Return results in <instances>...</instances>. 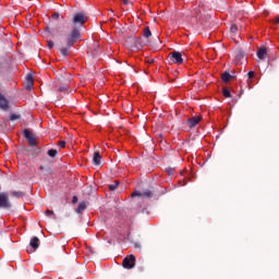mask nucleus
<instances>
[{"instance_id":"f257e3e1","label":"nucleus","mask_w":279,"mask_h":279,"mask_svg":"<svg viewBox=\"0 0 279 279\" xmlns=\"http://www.w3.org/2000/svg\"><path fill=\"white\" fill-rule=\"evenodd\" d=\"M80 38H82V33L80 32V28L74 27L66 36V47H73V45L76 44Z\"/></svg>"},{"instance_id":"f03ea898","label":"nucleus","mask_w":279,"mask_h":279,"mask_svg":"<svg viewBox=\"0 0 279 279\" xmlns=\"http://www.w3.org/2000/svg\"><path fill=\"white\" fill-rule=\"evenodd\" d=\"M88 21V16H86L84 13L78 12L75 13L72 20L73 25H78L82 27L86 22Z\"/></svg>"},{"instance_id":"7ed1b4c3","label":"nucleus","mask_w":279,"mask_h":279,"mask_svg":"<svg viewBox=\"0 0 279 279\" xmlns=\"http://www.w3.org/2000/svg\"><path fill=\"white\" fill-rule=\"evenodd\" d=\"M0 208H4L5 210L12 208L10 196L5 192L0 193Z\"/></svg>"},{"instance_id":"20e7f679","label":"nucleus","mask_w":279,"mask_h":279,"mask_svg":"<svg viewBox=\"0 0 279 279\" xmlns=\"http://www.w3.org/2000/svg\"><path fill=\"white\" fill-rule=\"evenodd\" d=\"M135 265L136 256L134 255L126 256L122 262V266L124 267V269H134Z\"/></svg>"},{"instance_id":"39448f33","label":"nucleus","mask_w":279,"mask_h":279,"mask_svg":"<svg viewBox=\"0 0 279 279\" xmlns=\"http://www.w3.org/2000/svg\"><path fill=\"white\" fill-rule=\"evenodd\" d=\"M170 60L173 64H183L184 59L182 58V52L180 51H172L170 52Z\"/></svg>"},{"instance_id":"423d86ee","label":"nucleus","mask_w":279,"mask_h":279,"mask_svg":"<svg viewBox=\"0 0 279 279\" xmlns=\"http://www.w3.org/2000/svg\"><path fill=\"white\" fill-rule=\"evenodd\" d=\"M24 136L26 138V141H28V145H31V147H36L37 145V141H36V135H34V133H32V131L29 130H24Z\"/></svg>"},{"instance_id":"0eeeda50","label":"nucleus","mask_w":279,"mask_h":279,"mask_svg":"<svg viewBox=\"0 0 279 279\" xmlns=\"http://www.w3.org/2000/svg\"><path fill=\"white\" fill-rule=\"evenodd\" d=\"M131 197H154V194L151 193V191H145V192H138V191H134L131 194Z\"/></svg>"},{"instance_id":"6e6552de","label":"nucleus","mask_w":279,"mask_h":279,"mask_svg":"<svg viewBox=\"0 0 279 279\" xmlns=\"http://www.w3.org/2000/svg\"><path fill=\"white\" fill-rule=\"evenodd\" d=\"M0 108L1 110H10V101L7 100L5 96L0 93Z\"/></svg>"},{"instance_id":"1a4fd4ad","label":"nucleus","mask_w":279,"mask_h":279,"mask_svg":"<svg viewBox=\"0 0 279 279\" xmlns=\"http://www.w3.org/2000/svg\"><path fill=\"white\" fill-rule=\"evenodd\" d=\"M133 51H141L143 49V39L141 37H137L133 40Z\"/></svg>"},{"instance_id":"9d476101","label":"nucleus","mask_w":279,"mask_h":279,"mask_svg":"<svg viewBox=\"0 0 279 279\" xmlns=\"http://www.w3.org/2000/svg\"><path fill=\"white\" fill-rule=\"evenodd\" d=\"M202 121V116L192 117L187 120L189 128H195Z\"/></svg>"},{"instance_id":"9b49d317","label":"nucleus","mask_w":279,"mask_h":279,"mask_svg":"<svg viewBox=\"0 0 279 279\" xmlns=\"http://www.w3.org/2000/svg\"><path fill=\"white\" fill-rule=\"evenodd\" d=\"M31 247H33V252H36L38 247H40V240L37 236H34L29 242Z\"/></svg>"},{"instance_id":"f8f14e48","label":"nucleus","mask_w":279,"mask_h":279,"mask_svg":"<svg viewBox=\"0 0 279 279\" xmlns=\"http://www.w3.org/2000/svg\"><path fill=\"white\" fill-rule=\"evenodd\" d=\"M267 56V48L262 47L257 50V58L259 60H265V57Z\"/></svg>"},{"instance_id":"ddd939ff","label":"nucleus","mask_w":279,"mask_h":279,"mask_svg":"<svg viewBox=\"0 0 279 279\" xmlns=\"http://www.w3.org/2000/svg\"><path fill=\"white\" fill-rule=\"evenodd\" d=\"M26 82V90H32V86H34V76L32 74H27Z\"/></svg>"},{"instance_id":"4468645a","label":"nucleus","mask_w":279,"mask_h":279,"mask_svg":"<svg viewBox=\"0 0 279 279\" xmlns=\"http://www.w3.org/2000/svg\"><path fill=\"white\" fill-rule=\"evenodd\" d=\"M93 162L94 165H101V154L99 151L94 153Z\"/></svg>"},{"instance_id":"2eb2a0df","label":"nucleus","mask_w":279,"mask_h":279,"mask_svg":"<svg viewBox=\"0 0 279 279\" xmlns=\"http://www.w3.org/2000/svg\"><path fill=\"white\" fill-rule=\"evenodd\" d=\"M221 80H222V82H225V84H228V82H230V80H232V75L228 72H225L221 75Z\"/></svg>"},{"instance_id":"dca6fc26","label":"nucleus","mask_w":279,"mask_h":279,"mask_svg":"<svg viewBox=\"0 0 279 279\" xmlns=\"http://www.w3.org/2000/svg\"><path fill=\"white\" fill-rule=\"evenodd\" d=\"M86 210V203L82 202L78 204L77 208H76V213H84Z\"/></svg>"},{"instance_id":"f3484780","label":"nucleus","mask_w":279,"mask_h":279,"mask_svg":"<svg viewBox=\"0 0 279 279\" xmlns=\"http://www.w3.org/2000/svg\"><path fill=\"white\" fill-rule=\"evenodd\" d=\"M143 35L145 38L151 37V31L149 29V26L144 27Z\"/></svg>"},{"instance_id":"a211bd4d","label":"nucleus","mask_w":279,"mask_h":279,"mask_svg":"<svg viewBox=\"0 0 279 279\" xmlns=\"http://www.w3.org/2000/svg\"><path fill=\"white\" fill-rule=\"evenodd\" d=\"M10 195H12V197H16L17 199L23 197V195H25L23 192H16V191H11Z\"/></svg>"},{"instance_id":"6ab92c4d","label":"nucleus","mask_w":279,"mask_h":279,"mask_svg":"<svg viewBox=\"0 0 279 279\" xmlns=\"http://www.w3.org/2000/svg\"><path fill=\"white\" fill-rule=\"evenodd\" d=\"M48 156H50V158H56V156H58V150L51 148L48 150Z\"/></svg>"},{"instance_id":"aec40b11","label":"nucleus","mask_w":279,"mask_h":279,"mask_svg":"<svg viewBox=\"0 0 279 279\" xmlns=\"http://www.w3.org/2000/svg\"><path fill=\"white\" fill-rule=\"evenodd\" d=\"M222 95H223V97H226L227 99L230 98V97H232V95L230 94V89H228V88H223V89H222Z\"/></svg>"},{"instance_id":"412c9836","label":"nucleus","mask_w":279,"mask_h":279,"mask_svg":"<svg viewBox=\"0 0 279 279\" xmlns=\"http://www.w3.org/2000/svg\"><path fill=\"white\" fill-rule=\"evenodd\" d=\"M71 47H64V48H61V50H60V52L62 53V56H64V57H66V56H69V49H70Z\"/></svg>"},{"instance_id":"4be33fe9","label":"nucleus","mask_w":279,"mask_h":279,"mask_svg":"<svg viewBox=\"0 0 279 279\" xmlns=\"http://www.w3.org/2000/svg\"><path fill=\"white\" fill-rule=\"evenodd\" d=\"M230 32H232V34H235V32H239V27L236 26V24L231 25Z\"/></svg>"},{"instance_id":"5701e85b","label":"nucleus","mask_w":279,"mask_h":279,"mask_svg":"<svg viewBox=\"0 0 279 279\" xmlns=\"http://www.w3.org/2000/svg\"><path fill=\"white\" fill-rule=\"evenodd\" d=\"M119 186V183L116 181L113 184L109 185V191H116V189Z\"/></svg>"},{"instance_id":"b1692460","label":"nucleus","mask_w":279,"mask_h":279,"mask_svg":"<svg viewBox=\"0 0 279 279\" xmlns=\"http://www.w3.org/2000/svg\"><path fill=\"white\" fill-rule=\"evenodd\" d=\"M58 147H61V149H64L66 147V142L65 141H59Z\"/></svg>"},{"instance_id":"393cba45","label":"nucleus","mask_w":279,"mask_h":279,"mask_svg":"<svg viewBox=\"0 0 279 279\" xmlns=\"http://www.w3.org/2000/svg\"><path fill=\"white\" fill-rule=\"evenodd\" d=\"M45 215H46L47 217H51V215H52V217H56V214H53V210H50V209H47V210L45 211Z\"/></svg>"},{"instance_id":"a878e982","label":"nucleus","mask_w":279,"mask_h":279,"mask_svg":"<svg viewBox=\"0 0 279 279\" xmlns=\"http://www.w3.org/2000/svg\"><path fill=\"white\" fill-rule=\"evenodd\" d=\"M166 172L168 173V175H173V173L175 172V169L173 168H167Z\"/></svg>"},{"instance_id":"bb28decb","label":"nucleus","mask_w":279,"mask_h":279,"mask_svg":"<svg viewBox=\"0 0 279 279\" xmlns=\"http://www.w3.org/2000/svg\"><path fill=\"white\" fill-rule=\"evenodd\" d=\"M52 19L54 20V21H58L59 19H60V13H58V12H54V13H52Z\"/></svg>"},{"instance_id":"cd10ccee","label":"nucleus","mask_w":279,"mask_h":279,"mask_svg":"<svg viewBox=\"0 0 279 279\" xmlns=\"http://www.w3.org/2000/svg\"><path fill=\"white\" fill-rule=\"evenodd\" d=\"M247 77H248V80H254V77H255L254 71H250V72L247 73Z\"/></svg>"},{"instance_id":"c85d7f7f","label":"nucleus","mask_w":279,"mask_h":279,"mask_svg":"<svg viewBox=\"0 0 279 279\" xmlns=\"http://www.w3.org/2000/svg\"><path fill=\"white\" fill-rule=\"evenodd\" d=\"M69 90V86H62L59 88V93H66Z\"/></svg>"},{"instance_id":"c756f323","label":"nucleus","mask_w":279,"mask_h":279,"mask_svg":"<svg viewBox=\"0 0 279 279\" xmlns=\"http://www.w3.org/2000/svg\"><path fill=\"white\" fill-rule=\"evenodd\" d=\"M16 119H21V117L16 116V114H11V117H10L11 121H16Z\"/></svg>"},{"instance_id":"7c9ffc66","label":"nucleus","mask_w":279,"mask_h":279,"mask_svg":"<svg viewBox=\"0 0 279 279\" xmlns=\"http://www.w3.org/2000/svg\"><path fill=\"white\" fill-rule=\"evenodd\" d=\"M187 181L186 180H180L179 181V186H186Z\"/></svg>"},{"instance_id":"2f4dec72","label":"nucleus","mask_w":279,"mask_h":279,"mask_svg":"<svg viewBox=\"0 0 279 279\" xmlns=\"http://www.w3.org/2000/svg\"><path fill=\"white\" fill-rule=\"evenodd\" d=\"M155 62H156V60H154L151 58L146 59L147 64H154Z\"/></svg>"},{"instance_id":"473e14b6","label":"nucleus","mask_w":279,"mask_h":279,"mask_svg":"<svg viewBox=\"0 0 279 279\" xmlns=\"http://www.w3.org/2000/svg\"><path fill=\"white\" fill-rule=\"evenodd\" d=\"M53 46H54L53 40H48V48L53 49Z\"/></svg>"},{"instance_id":"72a5a7b5","label":"nucleus","mask_w":279,"mask_h":279,"mask_svg":"<svg viewBox=\"0 0 279 279\" xmlns=\"http://www.w3.org/2000/svg\"><path fill=\"white\" fill-rule=\"evenodd\" d=\"M72 202L73 204H77V196H73Z\"/></svg>"},{"instance_id":"f704fd0d","label":"nucleus","mask_w":279,"mask_h":279,"mask_svg":"<svg viewBox=\"0 0 279 279\" xmlns=\"http://www.w3.org/2000/svg\"><path fill=\"white\" fill-rule=\"evenodd\" d=\"M275 24H276V25H279V16H277V17L275 19Z\"/></svg>"},{"instance_id":"c9c22d12","label":"nucleus","mask_w":279,"mask_h":279,"mask_svg":"<svg viewBox=\"0 0 279 279\" xmlns=\"http://www.w3.org/2000/svg\"><path fill=\"white\" fill-rule=\"evenodd\" d=\"M39 171H45V166H40Z\"/></svg>"},{"instance_id":"e433bc0d","label":"nucleus","mask_w":279,"mask_h":279,"mask_svg":"<svg viewBox=\"0 0 279 279\" xmlns=\"http://www.w3.org/2000/svg\"><path fill=\"white\" fill-rule=\"evenodd\" d=\"M124 5H128V0H123Z\"/></svg>"}]
</instances>
